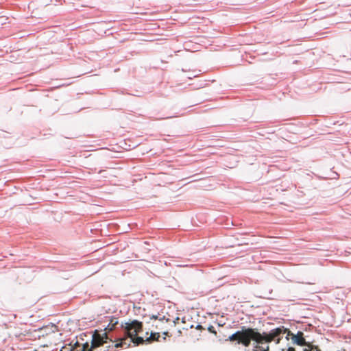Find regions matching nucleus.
I'll use <instances>...</instances> for the list:
<instances>
[{
  "instance_id": "obj_7",
  "label": "nucleus",
  "mask_w": 351,
  "mask_h": 351,
  "mask_svg": "<svg viewBox=\"0 0 351 351\" xmlns=\"http://www.w3.org/2000/svg\"><path fill=\"white\" fill-rule=\"evenodd\" d=\"M117 324H118V321L116 319L111 318V331Z\"/></svg>"
},
{
  "instance_id": "obj_6",
  "label": "nucleus",
  "mask_w": 351,
  "mask_h": 351,
  "mask_svg": "<svg viewBox=\"0 0 351 351\" xmlns=\"http://www.w3.org/2000/svg\"><path fill=\"white\" fill-rule=\"evenodd\" d=\"M160 337V336L159 332H152L149 337H146L145 341L151 343L152 341H158Z\"/></svg>"
},
{
  "instance_id": "obj_9",
  "label": "nucleus",
  "mask_w": 351,
  "mask_h": 351,
  "mask_svg": "<svg viewBox=\"0 0 351 351\" xmlns=\"http://www.w3.org/2000/svg\"><path fill=\"white\" fill-rule=\"evenodd\" d=\"M111 184L117 185V186H122L123 185L121 180H119L118 182L117 181L114 182L112 179H111Z\"/></svg>"
},
{
  "instance_id": "obj_3",
  "label": "nucleus",
  "mask_w": 351,
  "mask_h": 351,
  "mask_svg": "<svg viewBox=\"0 0 351 351\" xmlns=\"http://www.w3.org/2000/svg\"><path fill=\"white\" fill-rule=\"evenodd\" d=\"M124 329L128 335L126 338H132L142 331L143 323L138 320H133L131 322L125 323Z\"/></svg>"
},
{
  "instance_id": "obj_13",
  "label": "nucleus",
  "mask_w": 351,
  "mask_h": 351,
  "mask_svg": "<svg viewBox=\"0 0 351 351\" xmlns=\"http://www.w3.org/2000/svg\"><path fill=\"white\" fill-rule=\"evenodd\" d=\"M163 334L165 335H168V332H164Z\"/></svg>"
},
{
  "instance_id": "obj_12",
  "label": "nucleus",
  "mask_w": 351,
  "mask_h": 351,
  "mask_svg": "<svg viewBox=\"0 0 351 351\" xmlns=\"http://www.w3.org/2000/svg\"><path fill=\"white\" fill-rule=\"evenodd\" d=\"M287 351H295V349L292 347H290L289 348V349L287 350Z\"/></svg>"
},
{
  "instance_id": "obj_1",
  "label": "nucleus",
  "mask_w": 351,
  "mask_h": 351,
  "mask_svg": "<svg viewBox=\"0 0 351 351\" xmlns=\"http://www.w3.org/2000/svg\"><path fill=\"white\" fill-rule=\"evenodd\" d=\"M287 328L284 326L276 328L269 332H259L256 328H246L243 326L241 330H238L228 337L230 341H237L245 347L250 345L251 341H254L256 345L254 346V351H269V343L276 341L277 344L281 341V335L285 334Z\"/></svg>"
},
{
  "instance_id": "obj_5",
  "label": "nucleus",
  "mask_w": 351,
  "mask_h": 351,
  "mask_svg": "<svg viewBox=\"0 0 351 351\" xmlns=\"http://www.w3.org/2000/svg\"><path fill=\"white\" fill-rule=\"evenodd\" d=\"M286 333H287V336L291 337V339L294 343H296L298 346H305L306 344L302 332L298 331L297 334L294 335L287 329Z\"/></svg>"
},
{
  "instance_id": "obj_10",
  "label": "nucleus",
  "mask_w": 351,
  "mask_h": 351,
  "mask_svg": "<svg viewBox=\"0 0 351 351\" xmlns=\"http://www.w3.org/2000/svg\"><path fill=\"white\" fill-rule=\"evenodd\" d=\"M111 152H114L116 153H121L122 150H115L114 147H111Z\"/></svg>"
},
{
  "instance_id": "obj_2",
  "label": "nucleus",
  "mask_w": 351,
  "mask_h": 351,
  "mask_svg": "<svg viewBox=\"0 0 351 351\" xmlns=\"http://www.w3.org/2000/svg\"><path fill=\"white\" fill-rule=\"evenodd\" d=\"M108 338L107 332L95 330L93 335L92 345L90 348L88 343L81 344L76 341L70 351H93V350L100 347L104 343H106Z\"/></svg>"
},
{
  "instance_id": "obj_11",
  "label": "nucleus",
  "mask_w": 351,
  "mask_h": 351,
  "mask_svg": "<svg viewBox=\"0 0 351 351\" xmlns=\"http://www.w3.org/2000/svg\"><path fill=\"white\" fill-rule=\"evenodd\" d=\"M196 328L198 329V330H202V329H203V327L201 325H197Z\"/></svg>"
},
{
  "instance_id": "obj_4",
  "label": "nucleus",
  "mask_w": 351,
  "mask_h": 351,
  "mask_svg": "<svg viewBox=\"0 0 351 351\" xmlns=\"http://www.w3.org/2000/svg\"><path fill=\"white\" fill-rule=\"evenodd\" d=\"M131 342L134 343L136 346H138V345L142 344L146 341H145V339H144L143 337H138L136 335V336L132 337V338L130 337V338L122 339L121 340L120 343H117L114 345V347L119 348V347H123L124 346H125V348H127L129 347Z\"/></svg>"
},
{
  "instance_id": "obj_8",
  "label": "nucleus",
  "mask_w": 351,
  "mask_h": 351,
  "mask_svg": "<svg viewBox=\"0 0 351 351\" xmlns=\"http://www.w3.org/2000/svg\"><path fill=\"white\" fill-rule=\"evenodd\" d=\"M208 330L215 335H217V331L215 330V327L213 326H210L208 328Z\"/></svg>"
}]
</instances>
